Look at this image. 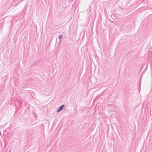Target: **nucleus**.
I'll use <instances>...</instances> for the list:
<instances>
[{
	"label": "nucleus",
	"instance_id": "obj_2",
	"mask_svg": "<svg viewBox=\"0 0 152 152\" xmlns=\"http://www.w3.org/2000/svg\"><path fill=\"white\" fill-rule=\"evenodd\" d=\"M63 37V36L62 35H60L59 36L58 39H61Z\"/></svg>",
	"mask_w": 152,
	"mask_h": 152
},
{
	"label": "nucleus",
	"instance_id": "obj_3",
	"mask_svg": "<svg viewBox=\"0 0 152 152\" xmlns=\"http://www.w3.org/2000/svg\"><path fill=\"white\" fill-rule=\"evenodd\" d=\"M140 86H141V84H140V83H139V88H140Z\"/></svg>",
	"mask_w": 152,
	"mask_h": 152
},
{
	"label": "nucleus",
	"instance_id": "obj_1",
	"mask_svg": "<svg viewBox=\"0 0 152 152\" xmlns=\"http://www.w3.org/2000/svg\"><path fill=\"white\" fill-rule=\"evenodd\" d=\"M65 106V105L64 104H63L58 107L57 109V112L58 113L61 110H62L64 108V107Z\"/></svg>",
	"mask_w": 152,
	"mask_h": 152
}]
</instances>
